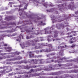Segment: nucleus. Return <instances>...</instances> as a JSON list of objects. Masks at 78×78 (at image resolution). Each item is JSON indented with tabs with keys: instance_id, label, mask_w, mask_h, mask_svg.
<instances>
[{
	"instance_id": "1",
	"label": "nucleus",
	"mask_w": 78,
	"mask_h": 78,
	"mask_svg": "<svg viewBox=\"0 0 78 78\" xmlns=\"http://www.w3.org/2000/svg\"><path fill=\"white\" fill-rule=\"evenodd\" d=\"M23 67L24 68H23ZM31 67H28V66H18V68H16V70H21V69H30Z\"/></svg>"
},
{
	"instance_id": "2",
	"label": "nucleus",
	"mask_w": 78,
	"mask_h": 78,
	"mask_svg": "<svg viewBox=\"0 0 78 78\" xmlns=\"http://www.w3.org/2000/svg\"><path fill=\"white\" fill-rule=\"evenodd\" d=\"M16 58H14L13 59H7L6 60V61L7 62L6 64H12V62H11V61H16Z\"/></svg>"
},
{
	"instance_id": "3",
	"label": "nucleus",
	"mask_w": 78,
	"mask_h": 78,
	"mask_svg": "<svg viewBox=\"0 0 78 78\" xmlns=\"http://www.w3.org/2000/svg\"><path fill=\"white\" fill-rule=\"evenodd\" d=\"M66 6V3H65L63 4L59 5V10L61 11V9H64Z\"/></svg>"
},
{
	"instance_id": "4",
	"label": "nucleus",
	"mask_w": 78,
	"mask_h": 78,
	"mask_svg": "<svg viewBox=\"0 0 78 78\" xmlns=\"http://www.w3.org/2000/svg\"><path fill=\"white\" fill-rule=\"evenodd\" d=\"M74 2H71L70 5L68 6V9H70L71 10H73L74 9V5L73 4Z\"/></svg>"
},
{
	"instance_id": "5",
	"label": "nucleus",
	"mask_w": 78,
	"mask_h": 78,
	"mask_svg": "<svg viewBox=\"0 0 78 78\" xmlns=\"http://www.w3.org/2000/svg\"><path fill=\"white\" fill-rule=\"evenodd\" d=\"M44 59H40L38 60H36V59H35V62H34V63L35 64H37V61H40V64H43L44 63Z\"/></svg>"
},
{
	"instance_id": "6",
	"label": "nucleus",
	"mask_w": 78,
	"mask_h": 78,
	"mask_svg": "<svg viewBox=\"0 0 78 78\" xmlns=\"http://www.w3.org/2000/svg\"><path fill=\"white\" fill-rule=\"evenodd\" d=\"M62 27L63 28H64V26L63 25L57 24V28L58 29H61V28Z\"/></svg>"
},
{
	"instance_id": "7",
	"label": "nucleus",
	"mask_w": 78,
	"mask_h": 78,
	"mask_svg": "<svg viewBox=\"0 0 78 78\" xmlns=\"http://www.w3.org/2000/svg\"><path fill=\"white\" fill-rule=\"evenodd\" d=\"M45 25H46L45 23H43V21H41L39 22L38 24H37V26H39L40 25H43L44 26Z\"/></svg>"
},
{
	"instance_id": "8",
	"label": "nucleus",
	"mask_w": 78,
	"mask_h": 78,
	"mask_svg": "<svg viewBox=\"0 0 78 78\" xmlns=\"http://www.w3.org/2000/svg\"><path fill=\"white\" fill-rule=\"evenodd\" d=\"M49 51H52V50H53V47L52 46V45L51 44H49Z\"/></svg>"
},
{
	"instance_id": "9",
	"label": "nucleus",
	"mask_w": 78,
	"mask_h": 78,
	"mask_svg": "<svg viewBox=\"0 0 78 78\" xmlns=\"http://www.w3.org/2000/svg\"><path fill=\"white\" fill-rule=\"evenodd\" d=\"M41 33H42V34H48V32L47 31V30H45V33L44 31H41Z\"/></svg>"
},
{
	"instance_id": "10",
	"label": "nucleus",
	"mask_w": 78,
	"mask_h": 78,
	"mask_svg": "<svg viewBox=\"0 0 78 78\" xmlns=\"http://www.w3.org/2000/svg\"><path fill=\"white\" fill-rule=\"evenodd\" d=\"M54 37H58V32L57 31H55V32Z\"/></svg>"
},
{
	"instance_id": "11",
	"label": "nucleus",
	"mask_w": 78,
	"mask_h": 78,
	"mask_svg": "<svg viewBox=\"0 0 78 78\" xmlns=\"http://www.w3.org/2000/svg\"><path fill=\"white\" fill-rule=\"evenodd\" d=\"M71 72H72L73 73H78V69L76 70L74 69L73 70H71Z\"/></svg>"
},
{
	"instance_id": "12",
	"label": "nucleus",
	"mask_w": 78,
	"mask_h": 78,
	"mask_svg": "<svg viewBox=\"0 0 78 78\" xmlns=\"http://www.w3.org/2000/svg\"><path fill=\"white\" fill-rule=\"evenodd\" d=\"M44 6H45L46 8H47L48 5L47 2H45L43 4Z\"/></svg>"
},
{
	"instance_id": "13",
	"label": "nucleus",
	"mask_w": 78,
	"mask_h": 78,
	"mask_svg": "<svg viewBox=\"0 0 78 78\" xmlns=\"http://www.w3.org/2000/svg\"><path fill=\"white\" fill-rule=\"evenodd\" d=\"M8 19V20H12L13 19V17L11 16H9L7 17Z\"/></svg>"
},
{
	"instance_id": "14",
	"label": "nucleus",
	"mask_w": 78,
	"mask_h": 78,
	"mask_svg": "<svg viewBox=\"0 0 78 78\" xmlns=\"http://www.w3.org/2000/svg\"><path fill=\"white\" fill-rule=\"evenodd\" d=\"M7 49H8V50H7V51H8V52H10V51H11V47H8L7 48Z\"/></svg>"
},
{
	"instance_id": "15",
	"label": "nucleus",
	"mask_w": 78,
	"mask_h": 78,
	"mask_svg": "<svg viewBox=\"0 0 78 78\" xmlns=\"http://www.w3.org/2000/svg\"><path fill=\"white\" fill-rule=\"evenodd\" d=\"M14 55H19L20 54V52H14Z\"/></svg>"
},
{
	"instance_id": "16",
	"label": "nucleus",
	"mask_w": 78,
	"mask_h": 78,
	"mask_svg": "<svg viewBox=\"0 0 78 78\" xmlns=\"http://www.w3.org/2000/svg\"><path fill=\"white\" fill-rule=\"evenodd\" d=\"M30 75L29 74V75H25V77L26 78H30Z\"/></svg>"
},
{
	"instance_id": "17",
	"label": "nucleus",
	"mask_w": 78,
	"mask_h": 78,
	"mask_svg": "<svg viewBox=\"0 0 78 78\" xmlns=\"http://www.w3.org/2000/svg\"><path fill=\"white\" fill-rule=\"evenodd\" d=\"M29 55L30 58H32L33 57V55L31 54V51L30 52V54H29Z\"/></svg>"
},
{
	"instance_id": "18",
	"label": "nucleus",
	"mask_w": 78,
	"mask_h": 78,
	"mask_svg": "<svg viewBox=\"0 0 78 78\" xmlns=\"http://www.w3.org/2000/svg\"><path fill=\"white\" fill-rule=\"evenodd\" d=\"M49 78H62V77L60 76V77H56L55 78L53 77H50Z\"/></svg>"
},
{
	"instance_id": "19",
	"label": "nucleus",
	"mask_w": 78,
	"mask_h": 78,
	"mask_svg": "<svg viewBox=\"0 0 78 78\" xmlns=\"http://www.w3.org/2000/svg\"><path fill=\"white\" fill-rule=\"evenodd\" d=\"M18 59L19 60H20V59H22V57L20 56H18Z\"/></svg>"
},
{
	"instance_id": "20",
	"label": "nucleus",
	"mask_w": 78,
	"mask_h": 78,
	"mask_svg": "<svg viewBox=\"0 0 78 78\" xmlns=\"http://www.w3.org/2000/svg\"><path fill=\"white\" fill-rule=\"evenodd\" d=\"M18 64H22L23 63V61H21L20 62H17Z\"/></svg>"
},
{
	"instance_id": "21",
	"label": "nucleus",
	"mask_w": 78,
	"mask_h": 78,
	"mask_svg": "<svg viewBox=\"0 0 78 78\" xmlns=\"http://www.w3.org/2000/svg\"><path fill=\"white\" fill-rule=\"evenodd\" d=\"M49 6H53V4L52 3H51V2H50Z\"/></svg>"
},
{
	"instance_id": "22",
	"label": "nucleus",
	"mask_w": 78,
	"mask_h": 78,
	"mask_svg": "<svg viewBox=\"0 0 78 78\" xmlns=\"http://www.w3.org/2000/svg\"><path fill=\"white\" fill-rule=\"evenodd\" d=\"M44 51L45 52H48L49 51L48 50V49H45Z\"/></svg>"
},
{
	"instance_id": "23",
	"label": "nucleus",
	"mask_w": 78,
	"mask_h": 78,
	"mask_svg": "<svg viewBox=\"0 0 78 78\" xmlns=\"http://www.w3.org/2000/svg\"><path fill=\"white\" fill-rule=\"evenodd\" d=\"M30 73H31V72H34V70H33V69H31L30 70Z\"/></svg>"
},
{
	"instance_id": "24",
	"label": "nucleus",
	"mask_w": 78,
	"mask_h": 78,
	"mask_svg": "<svg viewBox=\"0 0 78 78\" xmlns=\"http://www.w3.org/2000/svg\"><path fill=\"white\" fill-rule=\"evenodd\" d=\"M74 47H75V44H72V45L71 46V48H73Z\"/></svg>"
},
{
	"instance_id": "25",
	"label": "nucleus",
	"mask_w": 78,
	"mask_h": 78,
	"mask_svg": "<svg viewBox=\"0 0 78 78\" xmlns=\"http://www.w3.org/2000/svg\"><path fill=\"white\" fill-rule=\"evenodd\" d=\"M9 25H16V23H10Z\"/></svg>"
},
{
	"instance_id": "26",
	"label": "nucleus",
	"mask_w": 78,
	"mask_h": 78,
	"mask_svg": "<svg viewBox=\"0 0 78 78\" xmlns=\"http://www.w3.org/2000/svg\"><path fill=\"white\" fill-rule=\"evenodd\" d=\"M52 70V67H49V70Z\"/></svg>"
},
{
	"instance_id": "27",
	"label": "nucleus",
	"mask_w": 78,
	"mask_h": 78,
	"mask_svg": "<svg viewBox=\"0 0 78 78\" xmlns=\"http://www.w3.org/2000/svg\"><path fill=\"white\" fill-rule=\"evenodd\" d=\"M58 66H59V67H61V66H62L63 65L62 64H58Z\"/></svg>"
},
{
	"instance_id": "28",
	"label": "nucleus",
	"mask_w": 78,
	"mask_h": 78,
	"mask_svg": "<svg viewBox=\"0 0 78 78\" xmlns=\"http://www.w3.org/2000/svg\"><path fill=\"white\" fill-rule=\"evenodd\" d=\"M73 37V35H70V36H68L67 37Z\"/></svg>"
},
{
	"instance_id": "29",
	"label": "nucleus",
	"mask_w": 78,
	"mask_h": 78,
	"mask_svg": "<svg viewBox=\"0 0 78 78\" xmlns=\"http://www.w3.org/2000/svg\"><path fill=\"white\" fill-rule=\"evenodd\" d=\"M26 32H27V33H30L31 31L29 30H26Z\"/></svg>"
},
{
	"instance_id": "30",
	"label": "nucleus",
	"mask_w": 78,
	"mask_h": 78,
	"mask_svg": "<svg viewBox=\"0 0 78 78\" xmlns=\"http://www.w3.org/2000/svg\"><path fill=\"white\" fill-rule=\"evenodd\" d=\"M40 19H41V18L39 17L38 16L37 17V20H40Z\"/></svg>"
},
{
	"instance_id": "31",
	"label": "nucleus",
	"mask_w": 78,
	"mask_h": 78,
	"mask_svg": "<svg viewBox=\"0 0 78 78\" xmlns=\"http://www.w3.org/2000/svg\"><path fill=\"white\" fill-rule=\"evenodd\" d=\"M9 56H8V58H13V57H14V55H12L11 56L9 57Z\"/></svg>"
},
{
	"instance_id": "32",
	"label": "nucleus",
	"mask_w": 78,
	"mask_h": 78,
	"mask_svg": "<svg viewBox=\"0 0 78 78\" xmlns=\"http://www.w3.org/2000/svg\"><path fill=\"white\" fill-rule=\"evenodd\" d=\"M78 68V66H74V69H77Z\"/></svg>"
},
{
	"instance_id": "33",
	"label": "nucleus",
	"mask_w": 78,
	"mask_h": 78,
	"mask_svg": "<svg viewBox=\"0 0 78 78\" xmlns=\"http://www.w3.org/2000/svg\"><path fill=\"white\" fill-rule=\"evenodd\" d=\"M35 48L36 49H38V48H39V47H37V46H35Z\"/></svg>"
},
{
	"instance_id": "34",
	"label": "nucleus",
	"mask_w": 78,
	"mask_h": 78,
	"mask_svg": "<svg viewBox=\"0 0 78 78\" xmlns=\"http://www.w3.org/2000/svg\"><path fill=\"white\" fill-rule=\"evenodd\" d=\"M75 14H78V11L75 12Z\"/></svg>"
},
{
	"instance_id": "35",
	"label": "nucleus",
	"mask_w": 78,
	"mask_h": 78,
	"mask_svg": "<svg viewBox=\"0 0 78 78\" xmlns=\"http://www.w3.org/2000/svg\"><path fill=\"white\" fill-rule=\"evenodd\" d=\"M27 39H30V37H28V36H27Z\"/></svg>"
},
{
	"instance_id": "36",
	"label": "nucleus",
	"mask_w": 78,
	"mask_h": 78,
	"mask_svg": "<svg viewBox=\"0 0 78 78\" xmlns=\"http://www.w3.org/2000/svg\"><path fill=\"white\" fill-rule=\"evenodd\" d=\"M70 44H73V42L72 41H71L69 42Z\"/></svg>"
},
{
	"instance_id": "37",
	"label": "nucleus",
	"mask_w": 78,
	"mask_h": 78,
	"mask_svg": "<svg viewBox=\"0 0 78 78\" xmlns=\"http://www.w3.org/2000/svg\"><path fill=\"white\" fill-rule=\"evenodd\" d=\"M4 46H8V44H4Z\"/></svg>"
},
{
	"instance_id": "38",
	"label": "nucleus",
	"mask_w": 78,
	"mask_h": 78,
	"mask_svg": "<svg viewBox=\"0 0 78 78\" xmlns=\"http://www.w3.org/2000/svg\"><path fill=\"white\" fill-rule=\"evenodd\" d=\"M53 9H51L49 10V12H52V11H53Z\"/></svg>"
},
{
	"instance_id": "39",
	"label": "nucleus",
	"mask_w": 78,
	"mask_h": 78,
	"mask_svg": "<svg viewBox=\"0 0 78 78\" xmlns=\"http://www.w3.org/2000/svg\"><path fill=\"white\" fill-rule=\"evenodd\" d=\"M58 49H59V48H61V46H59L58 47Z\"/></svg>"
},
{
	"instance_id": "40",
	"label": "nucleus",
	"mask_w": 78,
	"mask_h": 78,
	"mask_svg": "<svg viewBox=\"0 0 78 78\" xmlns=\"http://www.w3.org/2000/svg\"><path fill=\"white\" fill-rule=\"evenodd\" d=\"M65 59V58L63 57V58H61V60H63V59Z\"/></svg>"
},
{
	"instance_id": "41",
	"label": "nucleus",
	"mask_w": 78,
	"mask_h": 78,
	"mask_svg": "<svg viewBox=\"0 0 78 78\" xmlns=\"http://www.w3.org/2000/svg\"><path fill=\"white\" fill-rule=\"evenodd\" d=\"M9 4H10V5H12V2H9Z\"/></svg>"
},
{
	"instance_id": "42",
	"label": "nucleus",
	"mask_w": 78,
	"mask_h": 78,
	"mask_svg": "<svg viewBox=\"0 0 78 78\" xmlns=\"http://www.w3.org/2000/svg\"><path fill=\"white\" fill-rule=\"evenodd\" d=\"M63 17H66V15H64L63 16Z\"/></svg>"
},
{
	"instance_id": "43",
	"label": "nucleus",
	"mask_w": 78,
	"mask_h": 78,
	"mask_svg": "<svg viewBox=\"0 0 78 78\" xmlns=\"http://www.w3.org/2000/svg\"><path fill=\"white\" fill-rule=\"evenodd\" d=\"M38 57H39L40 58L42 57V55H39Z\"/></svg>"
},
{
	"instance_id": "44",
	"label": "nucleus",
	"mask_w": 78,
	"mask_h": 78,
	"mask_svg": "<svg viewBox=\"0 0 78 78\" xmlns=\"http://www.w3.org/2000/svg\"><path fill=\"white\" fill-rule=\"evenodd\" d=\"M71 34V32H69V33H67V34H68L69 35V34Z\"/></svg>"
},
{
	"instance_id": "45",
	"label": "nucleus",
	"mask_w": 78,
	"mask_h": 78,
	"mask_svg": "<svg viewBox=\"0 0 78 78\" xmlns=\"http://www.w3.org/2000/svg\"><path fill=\"white\" fill-rule=\"evenodd\" d=\"M16 34H14L12 35V36H16Z\"/></svg>"
},
{
	"instance_id": "46",
	"label": "nucleus",
	"mask_w": 78,
	"mask_h": 78,
	"mask_svg": "<svg viewBox=\"0 0 78 78\" xmlns=\"http://www.w3.org/2000/svg\"><path fill=\"white\" fill-rule=\"evenodd\" d=\"M5 71H6V69L3 70L2 71V72H5Z\"/></svg>"
},
{
	"instance_id": "47",
	"label": "nucleus",
	"mask_w": 78,
	"mask_h": 78,
	"mask_svg": "<svg viewBox=\"0 0 78 78\" xmlns=\"http://www.w3.org/2000/svg\"><path fill=\"white\" fill-rule=\"evenodd\" d=\"M24 9H27V7H24Z\"/></svg>"
},
{
	"instance_id": "48",
	"label": "nucleus",
	"mask_w": 78,
	"mask_h": 78,
	"mask_svg": "<svg viewBox=\"0 0 78 78\" xmlns=\"http://www.w3.org/2000/svg\"><path fill=\"white\" fill-rule=\"evenodd\" d=\"M73 39V37H72V38H71L70 39V41H72V39Z\"/></svg>"
},
{
	"instance_id": "49",
	"label": "nucleus",
	"mask_w": 78,
	"mask_h": 78,
	"mask_svg": "<svg viewBox=\"0 0 78 78\" xmlns=\"http://www.w3.org/2000/svg\"><path fill=\"white\" fill-rule=\"evenodd\" d=\"M69 61H70V62H72V61H73L72 60H69Z\"/></svg>"
},
{
	"instance_id": "50",
	"label": "nucleus",
	"mask_w": 78,
	"mask_h": 78,
	"mask_svg": "<svg viewBox=\"0 0 78 78\" xmlns=\"http://www.w3.org/2000/svg\"><path fill=\"white\" fill-rule=\"evenodd\" d=\"M58 21L59 22H61V20H58Z\"/></svg>"
},
{
	"instance_id": "51",
	"label": "nucleus",
	"mask_w": 78,
	"mask_h": 78,
	"mask_svg": "<svg viewBox=\"0 0 78 78\" xmlns=\"http://www.w3.org/2000/svg\"><path fill=\"white\" fill-rule=\"evenodd\" d=\"M16 41H19V39H17Z\"/></svg>"
},
{
	"instance_id": "52",
	"label": "nucleus",
	"mask_w": 78,
	"mask_h": 78,
	"mask_svg": "<svg viewBox=\"0 0 78 78\" xmlns=\"http://www.w3.org/2000/svg\"><path fill=\"white\" fill-rule=\"evenodd\" d=\"M31 61H34V59L31 60Z\"/></svg>"
},
{
	"instance_id": "53",
	"label": "nucleus",
	"mask_w": 78,
	"mask_h": 78,
	"mask_svg": "<svg viewBox=\"0 0 78 78\" xmlns=\"http://www.w3.org/2000/svg\"><path fill=\"white\" fill-rule=\"evenodd\" d=\"M3 59V58H2L0 57V59Z\"/></svg>"
},
{
	"instance_id": "54",
	"label": "nucleus",
	"mask_w": 78,
	"mask_h": 78,
	"mask_svg": "<svg viewBox=\"0 0 78 78\" xmlns=\"http://www.w3.org/2000/svg\"><path fill=\"white\" fill-rule=\"evenodd\" d=\"M66 6H65V7L64 8V9H66Z\"/></svg>"
},
{
	"instance_id": "55",
	"label": "nucleus",
	"mask_w": 78,
	"mask_h": 78,
	"mask_svg": "<svg viewBox=\"0 0 78 78\" xmlns=\"http://www.w3.org/2000/svg\"><path fill=\"white\" fill-rule=\"evenodd\" d=\"M34 41H35V42H37V41H38L35 40V39L34 40Z\"/></svg>"
},
{
	"instance_id": "56",
	"label": "nucleus",
	"mask_w": 78,
	"mask_h": 78,
	"mask_svg": "<svg viewBox=\"0 0 78 78\" xmlns=\"http://www.w3.org/2000/svg\"><path fill=\"white\" fill-rule=\"evenodd\" d=\"M51 61H52V62H53V61H54L53 60H52Z\"/></svg>"
},
{
	"instance_id": "57",
	"label": "nucleus",
	"mask_w": 78,
	"mask_h": 78,
	"mask_svg": "<svg viewBox=\"0 0 78 78\" xmlns=\"http://www.w3.org/2000/svg\"><path fill=\"white\" fill-rule=\"evenodd\" d=\"M47 12L49 11V10H47Z\"/></svg>"
},
{
	"instance_id": "58",
	"label": "nucleus",
	"mask_w": 78,
	"mask_h": 78,
	"mask_svg": "<svg viewBox=\"0 0 78 78\" xmlns=\"http://www.w3.org/2000/svg\"><path fill=\"white\" fill-rule=\"evenodd\" d=\"M71 78H75L74 77H71Z\"/></svg>"
},
{
	"instance_id": "59",
	"label": "nucleus",
	"mask_w": 78,
	"mask_h": 78,
	"mask_svg": "<svg viewBox=\"0 0 78 78\" xmlns=\"http://www.w3.org/2000/svg\"><path fill=\"white\" fill-rule=\"evenodd\" d=\"M45 2L44 0L42 1V2Z\"/></svg>"
},
{
	"instance_id": "60",
	"label": "nucleus",
	"mask_w": 78,
	"mask_h": 78,
	"mask_svg": "<svg viewBox=\"0 0 78 78\" xmlns=\"http://www.w3.org/2000/svg\"><path fill=\"white\" fill-rule=\"evenodd\" d=\"M0 69H2V67H0Z\"/></svg>"
},
{
	"instance_id": "61",
	"label": "nucleus",
	"mask_w": 78,
	"mask_h": 78,
	"mask_svg": "<svg viewBox=\"0 0 78 78\" xmlns=\"http://www.w3.org/2000/svg\"><path fill=\"white\" fill-rule=\"evenodd\" d=\"M50 55H53V54H51Z\"/></svg>"
},
{
	"instance_id": "62",
	"label": "nucleus",
	"mask_w": 78,
	"mask_h": 78,
	"mask_svg": "<svg viewBox=\"0 0 78 78\" xmlns=\"http://www.w3.org/2000/svg\"><path fill=\"white\" fill-rule=\"evenodd\" d=\"M56 14H58V12H56Z\"/></svg>"
},
{
	"instance_id": "63",
	"label": "nucleus",
	"mask_w": 78,
	"mask_h": 78,
	"mask_svg": "<svg viewBox=\"0 0 78 78\" xmlns=\"http://www.w3.org/2000/svg\"><path fill=\"white\" fill-rule=\"evenodd\" d=\"M8 32H12V31H9Z\"/></svg>"
},
{
	"instance_id": "64",
	"label": "nucleus",
	"mask_w": 78,
	"mask_h": 78,
	"mask_svg": "<svg viewBox=\"0 0 78 78\" xmlns=\"http://www.w3.org/2000/svg\"><path fill=\"white\" fill-rule=\"evenodd\" d=\"M34 29L33 28H32V30H33Z\"/></svg>"
}]
</instances>
